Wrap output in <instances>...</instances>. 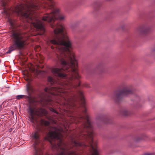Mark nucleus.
<instances>
[{"mask_svg": "<svg viewBox=\"0 0 155 155\" xmlns=\"http://www.w3.org/2000/svg\"><path fill=\"white\" fill-rule=\"evenodd\" d=\"M11 37L13 44L6 52L7 54L10 53L14 50L23 48L26 45V38L25 35L21 31H13Z\"/></svg>", "mask_w": 155, "mask_h": 155, "instance_id": "nucleus-1", "label": "nucleus"}, {"mask_svg": "<svg viewBox=\"0 0 155 155\" xmlns=\"http://www.w3.org/2000/svg\"><path fill=\"white\" fill-rule=\"evenodd\" d=\"M133 92L131 85L124 84L123 85L121 89L114 92L112 98L116 103H118L122 100L124 96L131 94Z\"/></svg>", "mask_w": 155, "mask_h": 155, "instance_id": "nucleus-2", "label": "nucleus"}, {"mask_svg": "<svg viewBox=\"0 0 155 155\" xmlns=\"http://www.w3.org/2000/svg\"><path fill=\"white\" fill-rule=\"evenodd\" d=\"M150 29V27L146 25H142L137 28V32L140 35H143L148 33Z\"/></svg>", "mask_w": 155, "mask_h": 155, "instance_id": "nucleus-3", "label": "nucleus"}, {"mask_svg": "<svg viewBox=\"0 0 155 155\" xmlns=\"http://www.w3.org/2000/svg\"><path fill=\"white\" fill-rule=\"evenodd\" d=\"M96 120L97 122L105 124L109 123L110 121V119L107 116L102 114L97 115Z\"/></svg>", "mask_w": 155, "mask_h": 155, "instance_id": "nucleus-4", "label": "nucleus"}, {"mask_svg": "<svg viewBox=\"0 0 155 155\" xmlns=\"http://www.w3.org/2000/svg\"><path fill=\"white\" fill-rule=\"evenodd\" d=\"M27 89L29 94H30L34 91L33 87L30 84L27 85Z\"/></svg>", "mask_w": 155, "mask_h": 155, "instance_id": "nucleus-5", "label": "nucleus"}, {"mask_svg": "<svg viewBox=\"0 0 155 155\" xmlns=\"http://www.w3.org/2000/svg\"><path fill=\"white\" fill-rule=\"evenodd\" d=\"M9 24H10L12 28L13 29L15 28L16 26L15 21L14 20H12L11 19H9Z\"/></svg>", "mask_w": 155, "mask_h": 155, "instance_id": "nucleus-6", "label": "nucleus"}, {"mask_svg": "<svg viewBox=\"0 0 155 155\" xmlns=\"http://www.w3.org/2000/svg\"><path fill=\"white\" fill-rule=\"evenodd\" d=\"M23 97H25L26 99H28L29 98V96L23 95H18L16 97V98L18 100H20Z\"/></svg>", "mask_w": 155, "mask_h": 155, "instance_id": "nucleus-7", "label": "nucleus"}, {"mask_svg": "<svg viewBox=\"0 0 155 155\" xmlns=\"http://www.w3.org/2000/svg\"><path fill=\"white\" fill-rule=\"evenodd\" d=\"M122 114L125 116H127L130 114L129 112L127 110H124L122 111Z\"/></svg>", "mask_w": 155, "mask_h": 155, "instance_id": "nucleus-8", "label": "nucleus"}, {"mask_svg": "<svg viewBox=\"0 0 155 155\" xmlns=\"http://www.w3.org/2000/svg\"><path fill=\"white\" fill-rule=\"evenodd\" d=\"M25 79L28 81H29L31 80V75L29 74H28L26 75Z\"/></svg>", "mask_w": 155, "mask_h": 155, "instance_id": "nucleus-9", "label": "nucleus"}, {"mask_svg": "<svg viewBox=\"0 0 155 155\" xmlns=\"http://www.w3.org/2000/svg\"><path fill=\"white\" fill-rule=\"evenodd\" d=\"M49 109L51 111L54 112L56 114L58 113L57 111H56L52 107H50Z\"/></svg>", "mask_w": 155, "mask_h": 155, "instance_id": "nucleus-10", "label": "nucleus"}, {"mask_svg": "<svg viewBox=\"0 0 155 155\" xmlns=\"http://www.w3.org/2000/svg\"><path fill=\"white\" fill-rule=\"evenodd\" d=\"M83 86L86 87H89V84L87 83H85L83 84Z\"/></svg>", "mask_w": 155, "mask_h": 155, "instance_id": "nucleus-11", "label": "nucleus"}, {"mask_svg": "<svg viewBox=\"0 0 155 155\" xmlns=\"http://www.w3.org/2000/svg\"><path fill=\"white\" fill-rule=\"evenodd\" d=\"M2 109V104L0 105V112L1 111Z\"/></svg>", "mask_w": 155, "mask_h": 155, "instance_id": "nucleus-12", "label": "nucleus"}, {"mask_svg": "<svg viewBox=\"0 0 155 155\" xmlns=\"http://www.w3.org/2000/svg\"><path fill=\"white\" fill-rule=\"evenodd\" d=\"M151 153H146L145 154V155H151Z\"/></svg>", "mask_w": 155, "mask_h": 155, "instance_id": "nucleus-13", "label": "nucleus"}, {"mask_svg": "<svg viewBox=\"0 0 155 155\" xmlns=\"http://www.w3.org/2000/svg\"><path fill=\"white\" fill-rule=\"evenodd\" d=\"M48 78H53L52 77H49Z\"/></svg>", "mask_w": 155, "mask_h": 155, "instance_id": "nucleus-14", "label": "nucleus"}, {"mask_svg": "<svg viewBox=\"0 0 155 155\" xmlns=\"http://www.w3.org/2000/svg\"><path fill=\"white\" fill-rule=\"evenodd\" d=\"M138 141V140H136V141Z\"/></svg>", "mask_w": 155, "mask_h": 155, "instance_id": "nucleus-15", "label": "nucleus"}]
</instances>
